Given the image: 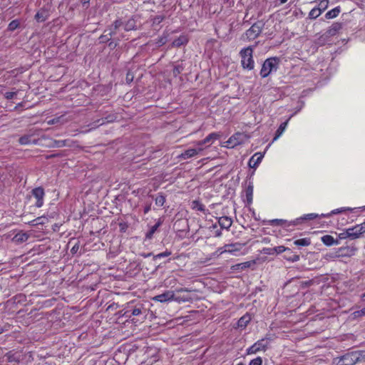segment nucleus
I'll return each mask as SVG.
<instances>
[{"mask_svg": "<svg viewBox=\"0 0 365 365\" xmlns=\"http://www.w3.org/2000/svg\"><path fill=\"white\" fill-rule=\"evenodd\" d=\"M135 21L133 19H128L126 22L123 23L120 20H116L110 27L106 31H108L110 36H116L121 34L122 31H129L135 29Z\"/></svg>", "mask_w": 365, "mask_h": 365, "instance_id": "obj_1", "label": "nucleus"}, {"mask_svg": "<svg viewBox=\"0 0 365 365\" xmlns=\"http://www.w3.org/2000/svg\"><path fill=\"white\" fill-rule=\"evenodd\" d=\"M250 137L245 133H236L232 135L227 141L221 143L222 147L233 148L237 145L244 144L249 141Z\"/></svg>", "mask_w": 365, "mask_h": 365, "instance_id": "obj_2", "label": "nucleus"}, {"mask_svg": "<svg viewBox=\"0 0 365 365\" xmlns=\"http://www.w3.org/2000/svg\"><path fill=\"white\" fill-rule=\"evenodd\" d=\"M279 62V58L276 57L269 58L265 60L260 71L261 76L265 78L273 72H275L278 68Z\"/></svg>", "mask_w": 365, "mask_h": 365, "instance_id": "obj_3", "label": "nucleus"}, {"mask_svg": "<svg viewBox=\"0 0 365 365\" xmlns=\"http://www.w3.org/2000/svg\"><path fill=\"white\" fill-rule=\"evenodd\" d=\"M195 147L185 150L179 156L178 158L182 160H187L193 157L201 155L202 151L205 149L203 145H200L198 141L194 143Z\"/></svg>", "mask_w": 365, "mask_h": 365, "instance_id": "obj_4", "label": "nucleus"}, {"mask_svg": "<svg viewBox=\"0 0 365 365\" xmlns=\"http://www.w3.org/2000/svg\"><path fill=\"white\" fill-rule=\"evenodd\" d=\"M364 233V230L361 228V226L357 225L353 227L347 229L344 232L340 234V238H346L349 237L351 239H356L359 237V236Z\"/></svg>", "mask_w": 365, "mask_h": 365, "instance_id": "obj_5", "label": "nucleus"}, {"mask_svg": "<svg viewBox=\"0 0 365 365\" xmlns=\"http://www.w3.org/2000/svg\"><path fill=\"white\" fill-rule=\"evenodd\" d=\"M242 65L244 68H251V47L248 46L240 51Z\"/></svg>", "mask_w": 365, "mask_h": 365, "instance_id": "obj_6", "label": "nucleus"}, {"mask_svg": "<svg viewBox=\"0 0 365 365\" xmlns=\"http://www.w3.org/2000/svg\"><path fill=\"white\" fill-rule=\"evenodd\" d=\"M351 359V364H346V365H354L361 359H365V351H353L344 356V359Z\"/></svg>", "mask_w": 365, "mask_h": 365, "instance_id": "obj_7", "label": "nucleus"}, {"mask_svg": "<svg viewBox=\"0 0 365 365\" xmlns=\"http://www.w3.org/2000/svg\"><path fill=\"white\" fill-rule=\"evenodd\" d=\"M175 298V292L168 290L161 294L156 295L152 298L153 301L159 302H168L173 301Z\"/></svg>", "mask_w": 365, "mask_h": 365, "instance_id": "obj_8", "label": "nucleus"}, {"mask_svg": "<svg viewBox=\"0 0 365 365\" xmlns=\"http://www.w3.org/2000/svg\"><path fill=\"white\" fill-rule=\"evenodd\" d=\"M33 196L36 199V206L41 207L43 205L44 190L42 187H36L32 190Z\"/></svg>", "mask_w": 365, "mask_h": 365, "instance_id": "obj_9", "label": "nucleus"}, {"mask_svg": "<svg viewBox=\"0 0 365 365\" xmlns=\"http://www.w3.org/2000/svg\"><path fill=\"white\" fill-rule=\"evenodd\" d=\"M220 134L218 133H211L204 140H198L200 145H203L205 148L212 144L216 140L219 139Z\"/></svg>", "mask_w": 365, "mask_h": 365, "instance_id": "obj_10", "label": "nucleus"}, {"mask_svg": "<svg viewBox=\"0 0 365 365\" xmlns=\"http://www.w3.org/2000/svg\"><path fill=\"white\" fill-rule=\"evenodd\" d=\"M34 134L31 133V134H26V135L21 136L19 139V144L23 145H31V144H38V140L34 138Z\"/></svg>", "mask_w": 365, "mask_h": 365, "instance_id": "obj_11", "label": "nucleus"}, {"mask_svg": "<svg viewBox=\"0 0 365 365\" xmlns=\"http://www.w3.org/2000/svg\"><path fill=\"white\" fill-rule=\"evenodd\" d=\"M269 341L267 339H262L252 345V353L264 350L267 346Z\"/></svg>", "mask_w": 365, "mask_h": 365, "instance_id": "obj_12", "label": "nucleus"}, {"mask_svg": "<svg viewBox=\"0 0 365 365\" xmlns=\"http://www.w3.org/2000/svg\"><path fill=\"white\" fill-rule=\"evenodd\" d=\"M284 258L289 262H295L299 260L300 257L299 255L294 254L290 249H287Z\"/></svg>", "mask_w": 365, "mask_h": 365, "instance_id": "obj_13", "label": "nucleus"}, {"mask_svg": "<svg viewBox=\"0 0 365 365\" xmlns=\"http://www.w3.org/2000/svg\"><path fill=\"white\" fill-rule=\"evenodd\" d=\"M269 146H270V144L267 146L264 152L256 153L254 155H252V159L256 157L255 162L254 165H252V170H255L256 168L258 166V165L260 163V162L262 161V158L264 156L265 152L267 151V150L268 149V148Z\"/></svg>", "mask_w": 365, "mask_h": 365, "instance_id": "obj_14", "label": "nucleus"}, {"mask_svg": "<svg viewBox=\"0 0 365 365\" xmlns=\"http://www.w3.org/2000/svg\"><path fill=\"white\" fill-rule=\"evenodd\" d=\"M250 321L251 315L249 314H246L239 319L237 322V326L240 328H245L247 326Z\"/></svg>", "mask_w": 365, "mask_h": 365, "instance_id": "obj_15", "label": "nucleus"}, {"mask_svg": "<svg viewBox=\"0 0 365 365\" xmlns=\"http://www.w3.org/2000/svg\"><path fill=\"white\" fill-rule=\"evenodd\" d=\"M232 221L228 217H221L219 219V224L223 229H228L232 225Z\"/></svg>", "mask_w": 365, "mask_h": 365, "instance_id": "obj_16", "label": "nucleus"}, {"mask_svg": "<svg viewBox=\"0 0 365 365\" xmlns=\"http://www.w3.org/2000/svg\"><path fill=\"white\" fill-rule=\"evenodd\" d=\"M352 210H353L352 208L349 207H341V208H337V209L333 210H332L331 212H329V213H327V214H322V215H321V216H322V217H329V216H331V215L343 213V212H346V211H351Z\"/></svg>", "mask_w": 365, "mask_h": 365, "instance_id": "obj_17", "label": "nucleus"}, {"mask_svg": "<svg viewBox=\"0 0 365 365\" xmlns=\"http://www.w3.org/2000/svg\"><path fill=\"white\" fill-rule=\"evenodd\" d=\"M287 249H288L287 247H285L284 246H278V247H275L272 249H264V252L266 254H269V255L274 254V252H276L277 254H280L284 252H287Z\"/></svg>", "mask_w": 365, "mask_h": 365, "instance_id": "obj_18", "label": "nucleus"}, {"mask_svg": "<svg viewBox=\"0 0 365 365\" xmlns=\"http://www.w3.org/2000/svg\"><path fill=\"white\" fill-rule=\"evenodd\" d=\"M288 121H289V119L287 121L282 123L279 125V127L278 128V129L276 131V134H275L274 138H273V141L277 140L282 135V133L284 132V130L287 126Z\"/></svg>", "mask_w": 365, "mask_h": 365, "instance_id": "obj_19", "label": "nucleus"}, {"mask_svg": "<svg viewBox=\"0 0 365 365\" xmlns=\"http://www.w3.org/2000/svg\"><path fill=\"white\" fill-rule=\"evenodd\" d=\"M188 40L187 38L182 35L179 36L177 39L174 40L173 42V46L174 47H180L184 44H186L187 43Z\"/></svg>", "mask_w": 365, "mask_h": 365, "instance_id": "obj_20", "label": "nucleus"}, {"mask_svg": "<svg viewBox=\"0 0 365 365\" xmlns=\"http://www.w3.org/2000/svg\"><path fill=\"white\" fill-rule=\"evenodd\" d=\"M319 217V215L315 213H309L304 215L303 217H301L299 218H297L294 222L293 225H297V223H299L302 220H311L313 219H315L316 217Z\"/></svg>", "mask_w": 365, "mask_h": 365, "instance_id": "obj_21", "label": "nucleus"}, {"mask_svg": "<svg viewBox=\"0 0 365 365\" xmlns=\"http://www.w3.org/2000/svg\"><path fill=\"white\" fill-rule=\"evenodd\" d=\"M29 238V235L25 232H19L13 238L16 242H24Z\"/></svg>", "mask_w": 365, "mask_h": 365, "instance_id": "obj_22", "label": "nucleus"}, {"mask_svg": "<svg viewBox=\"0 0 365 365\" xmlns=\"http://www.w3.org/2000/svg\"><path fill=\"white\" fill-rule=\"evenodd\" d=\"M48 15L47 11L44 10H41L36 13L35 15V19L38 21H44L47 19Z\"/></svg>", "mask_w": 365, "mask_h": 365, "instance_id": "obj_23", "label": "nucleus"}, {"mask_svg": "<svg viewBox=\"0 0 365 365\" xmlns=\"http://www.w3.org/2000/svg\"><path fill=\"white\" fill-rule=\"evenodd\" d=\"M340 13V9L339 7H336L330 11H329L326 14L325 16L328 19H334Z\"/></svg>", "mask_w": 365, "mask_h": 365, "instance_id": "obj_24", "label": "nucleus"}, {"mask_svg": "<svg viewBox=\"0 0 365 365\" xmlns=\"http://www.w3.org/2000/svg\"><path fill=\"white\" fill-rule=\"evenodd\" d=\"M160 225V221H158L155 225L152 226L150 230L147 232L146 237L148 239L152 238L153 234L156 232Z\"/></svg>", "mask_w": 365, "mask_h": 365, "instance_id": "obj_25", "label": "nucleus"}, {"mask_svg": "<svg viewBox=\"0 0 365 365\" xmlns=\"http://www.w3.org/2000/svg\"><path fill=\"white\" fill-rule=\"evenodd\" d=\"M311 243L310 240L308 238H302L297 240L294 242V244L297 246H308Z\"/></svg>", "mask_w": 365, "mask_h": 365, "instance_id": "obj_26", "label": "nucleus"}, {"mask_svg": "<svg viewBox=\"0 0 365 365\" xmlns=\"http://www.w3.org/2000/svg\"><path fill=\"white\" fill-rule=\"evenodd\" d=\"M191 299H192V298L187 295L176 296L175 294V298L173 299V301H175L178 303H182V302H190Z\"/></svg>", "mask_w": 365, "mask_h": 365, "instance_id": "obj_27", "label": "nucleus"}, {"mask_svg": "<svg viewBox=\"0 0 365 365\" xmlns=\"http://www.w3.org/2000/svg\"><path fill=\"white\" fill-rule=\"evenodd\" d=\"M321 14H322V12L320 11V10H319L317 7H314L309 13V17L311 19H315L318 16H319Z\"/></svg>", "mask_w": 365, "mask_h": 365, "instance_id": "obj_28", "label": "nucleus"}, {"mask_svg": "<svg viewBox=\"0 0 365 365\" xmlns=\"http://www.w3.org/2000/svg\"><path fill=\"white\" fill-rule=\"evenodd\" d=\"M362 316H365V307L361 310L354 312L351 314L350 317L352 319H355Z\"/></svg>", "mask_w": 365, "mask_h": 365, "instance_id": "obj_29", "label": "nucleus"}, {"mask_svg": "<svg viewBox=\"0 0 365 365\" xmlns=\"http://www.w3.org/2000/svg\"><path fill=\"white\" fill-rule=\"evenodd\" d=\"M322 241L324 245L330 246L334 244V240L330 235H324L322 237Z\"/></svg>", "mask_w": 365, "mask_h": 365, "instance_id": "obj_30", "label": "nucleus"}, {"mask_svg": "<svg viewBox=\"0 0 365 365\" xmlns=\"http://www.w3.org/2000/svg\"><path fill=\"white\" fill-rule=\"evenodd\" d=\"M36 224L35 225H45L48 222V218L46 215H42L41 217H38L35 219Z\"/></svg>", "mask_w": 365, "mask_h": 365, "instance_id": "obj_31", "label": "nucleus"}, {"mask_svg": "<svg viewBox=\"0 0 365 365\" xmlns=\"http://www.w3.org/2000/svg\"><path fill=\"white\" fill-rule=\"evenodd\" d=\"M328 6H329L328 0H321L317 8L319 10H320V11L322 13L328 8Z\"/></svg>", "mask_w": 365, "mask_h": 365, "instance_id": "obj_32", "label": "nucleus"}, {"mask_svg": "<svg viewBox=\"0 0 365 365\" xmlns=\"http://www.w3.org/2000/svg\"><path fill=\"white\" fill-rule=\"evenodd\" d=\"M192 208L200 211L205 210L204 205L197 200H194L192 202Z\"/></svg>", "mask_w": 365, "mask_h": 365, "instance_id": "obj_33", "label": "nucleus"}, {"mask_svg": "<svg viewBox=\"0 0 365 365\" xmlns=\"http://www.w3.org/2000/svg\"><path fill=\"white\" fill-rule=\"evenodd\" d=\"M225 249L226 250H230V251H227V252H229V253H233L235 251L239 250L238 248H236V245H234V244L225 245Z\"/></svg>", "mask_w": 365, "mask_h": 365, "instance_id": "obj_34", "label": "nucleus"}, {"mask_svg": "<svg viewBox=\"0 0 365 365\" xmlns=\"http://www.w3.org/2000/svg\"><path fill=\"white\" fill-rule=\"evenodd\" d=\"M17 94H18V91L6 92L4 93V97L6 99L10 100V99H13V98H16Z\"/></svg>", "mask_w": 365, "mask_h": 365, "instance_id": "obj_35", "label": "nucleus"}, {"mask_svg": "<svg viewBox=\"0 0 365 365\" xmlns=\"http://www.w3.org/2000/svg\"><path fill=\"white\" fill-rule=\"evenodd\" d=\"M165 202V198L163 195H158L155 198V204L160 207L163 206Z\"/></svg>", "mask_w": 365, "mask_h": 365, "instance_id": "obj_36", "label": "nucleus"}, {"mask_svg": "<svg viewBox=\"0 0 365 365\" xmlns=\"http://www.w3.org/2000/svg\"><path fill=\"white\" fill-rule=\"evenodd\" d=\"M19 22L17 21H12L11 22H10V24H9V29L10 31H14L15 29H16L18 27H19Z\"/></svg>", "mask_w": 365, "mask_h": 365, "instance_id": "obj_37", "label": "nucleus"}, {"mask_svg": "<svg viewBox=\"0 0 365 365\" xmlns=\"http://www.w3.org/2000/svg\"><path fill=\"white\" fill-rule=\"evenodd\" d=\"M66 145V140H55L53 143V147L61 148Z\"/></svg>", "mask_w": 365, "mask_h": 365, "instance_id": "obj_38", "label": "nucleus"}, {"mask_svg": "<svg viewBox=\"0 0 365 365\" xmlns=\"http://www.w3.org/2000/svg\"><path fill=\"white\" fill-rule=\"evenodd\" d=\"M142 309H143L142 306L137 307L132 310L131 314L133 316H138L140 314H142Z\"/></svg>", "mask_w": 365, "mask_h": 365, "instance_id": "obj_39", "label": "nucleus"}, {"mask_svg": "<svg viewBox=\"0 0 365 365\" xmlns=\"http://www.w3.org/2000/svg\"><path fill=\"white\" fill-rule=\"evenodd\" d=\"M167 41V36H161L160 37L156 43L158 45V46H161L163 45H164Z\"/></svg>", "mask_w": 365, "mask_h": 365, "instance_id": "obj_40", "label": "nucleus"}, {"mask_svg": "<svg viewBox=\"0 0 365 365\" xmlns=\"http://www.w3.org/2000/svg\"><path fill=\"white\" fill-rule=\"evenodd\" d=\"M171 254L170 252H168V251H165V252H161L160 254H158L154 256V259H158V258H163V257H168L170 256Z\"/></svg>", "mask_w": 365, "mask_h": 365, "instance_id": "obj_41", "label": "nucleus"}, {"mask_svg": "<svg viewBox=\"0 0 365 365\" xmlns=\"http://www.w3.org/2000/svg\"><path fill=\"white\" fill-rule=\"evenodd\" d=\"M246 200L247 201L248 203L251 202V187H250V185H248L247 188L246 190Z\"/></svg>", "mask_w": 365, "mask_h": 365, "instance_id": "obj_42", "label": "nucleus"}, {"mask_svg": "<svg viewBox=\"0 0 365 365\" xmlns=\"http://www.w3.org/2000/svg\"><path fill=\"white\" fill-rule=\"evenodd\" d=\"M259 26H257V24H252V34H255V33H256L255 36H257L259 34Z\"/></svg>", "mask_w": 365, "mask_h": 365, "instance_id": "obj_43", "label": "nucleus"}, {"mask_svg": "<svg viewBox=\"0 0 365 365\" xmlns=\"http://www.w3.org/2000/svg\"><path fill=\"white\" fill-rule=\"evenodd\" d=\"M262 359L260 357H257L252 359V365H262Z\"/></svg>", "mask_w": 365, "mask_h": 365, "instance_id": "obj_44", "label": "nucleus"}, {"mask_svg": "<svg viewBox=\"0 0 365 365\" xmlns=\"http://www.w3.org/2000/svg\"><path fill=\"white\" fill-rule=\"evenodd\" d=\"M270 222L272 224H277V225H282V224H284L286 223V221L285 220H277V219H275V220H272L270 221Z\"/></svg>", "mask_w": 365, "mask_h": 365, "instance_id": "obj_45", "label": "nucleus"}, {"mask_svg": "<svg viewBox=\"0 0 365 365\" xmlns=\"http://www.w3.org/2000/svg\"><path fill=\"white\" fill-rule=\"evenodd\" d=\"M227 250H226L225 249V246L222 247H220L217 249V250L216 251V252L217 253L218 255H220L223 253H225L227 252Z\"/></svg>", "mask_w": 365, "mask_h": 365, "instance_id": "obj_46", "label": "nucleus"}, {"mask_svg": "<svg viewBox=\"0 0 365 365\" xmlns=\"http://www.w3.org/2000/svg\"><path fill=\"white\" fill-rule=\"evenodd\" d=\"M78 249H79V245L77 243L75 245H73V247L71 250V253L75 254L78 252Z\"/></svg>", "mask_w": 365, "mask_h": 365, "instance_id": "obj_47", "label": "nucleus"}, {"mask_svg": "<svg viewBox=\"0 0 365 365\" xmlns=\"http://www.w3.org/2000/svg\"><path fill=\"white\" fill-rule=\"evenodd\" d=\"M181 72V68L179 66H175L173 69V74L175 76L178 75Z\"/></svg>", "mask_w": 365, "mask_h": 365, "instance_id": "obj_48", "label": "nucleus"}, {"mask_svg": "<svg viewBox=\"0 0 365 365\" xmlns=\"http://www.w3.org/2000/svg\"><path fill=\"white\" fill-rule=\"evenodd\" d=\"M176 292H189V290L186 288H180V289H177Z\"/></svg>", "mask_w": 365, "mask_h": 365, "instance_id": "obj_49", "label": "nucleus"}, {"mask_svg": "<svg viewBox=\"0 0 365 365\" xmlns=\"http://www.w3.org/2000/svg\"><path fill=\"white\" fill-rule=\"evenodd\" d=\"M29 224L31 225V226H37L38 225H35L36 224V221H35V219L31 222H29Z\"/></svg>", "mask_w": 365, "mask_h": 365, "instance_id": "obj_50", "label": "nucleus"}, {"mask_svg": "<svg viewBox=\"0 0 365 365\" xmlns=\"http://www.w3.org/2000/svg\"><path fill=\"white\" fill-rule=\"evenodd\" d=\"M151 255H152V253H148V254H143V255H142V256L144 257H150Z\"/></svg>", "mask_w": 365, "mask_h": 365, "instance_id": "obj_51", "label": "nucleus"}, {"mask_svg": "<svg viewBox=\"0 0 365 365\" xmlns=\"http://www.w3.org/2000/svg\"><path fill=\"white\" fill-rule=\"evenodd\" d=\"M251 165H252V163H251V158H250V159L247 160V165H248V167L251 168Z\"/></svg>", "mask_w": 365, "mask_h": 365, "instance_id": "obj_52", "label": "nucleus"}, {"mask_svg": "<svg viewBox=\"0 0 365 365\" xmlns=\"http://www.w3.org/2000/svg\"><path fill=\"white\" fill-rule=\"evenodd\" d=\"M90 1V0H82V3L83 4H88Z\"/></svg>", "mask_w": 365, "mask_h": 365, "instance_id": "obj_53", "label": "nucleus"}, {"mask_svg": "<svg viewBox=\"0 0 365 365\" xmlns=\"http://www.w3.org/2000/svg\"><path fill=\"white\" fill-rule=\"evenodd\" d=\"M361 226V228L364 230V232H365V222L363 224L360 225Z\"/></svg>", "mask_w": 365, "mask_h": 365, "instance_id": "obj_54", "label": "nucleus"}, {"mask_svg": "<svg viewBox=\"0 0 365 365\" xmlns=\"http://www.w3.org/2000/svg\"><path fill=\"white\" fill-rule=\"evenodd\" d=\"M361 299L365 301V292L361 295Z\"/></svg>", "mask_w": 365, "mask_h": 365, "instance_id": "obj_55", "label": "nucleus"}, {"mask_svg": "<svg viewBox=\"0 0 365 365\" xmlns=\"http://www.w3.org/2000/svg\"><path fill=\"white\" fill-rule=\"evenodd\" d=\"M281 4H284L287 1V0H279Z\"/></svg>", "mask_w": 365, "mask_h": 365, "instance_id": "obj_56", "label": "nucleus"}, {"mask_svg": "<svg viewBox=\"0 0 365 365\" xmlns=\"http://www.w3.org/2000/svg\"><path fill=\"white\" fill-rule=\"evenodd\" d=\"M123 36L122 35H120V36H117V39L118 40H120L121 38H123Z\"/></svg>", "mask_w": 365, "mask_h": 365, "instance_id": "obj_57", "label": "nucleus"}, {"mask_svg": "<svg viewBox=\"0 0 365 365\" xmlns=\"http://www.w3.org/2000/svg\"><path fill=\"white\" fill-rule=\"evenodd\" d=\"M250 351H251V347H249V348L247 349V353H250Z\"/></svg>", "mask_w": 365, "mask_h": 365, "instance_id": "obj_58", "label": "nucleus"}, {"mask_svg": "<svg viewBox=\"0 0 365 365\" xmlns=\"http://www.w3.org/2000/svg\"><path fill=\"white\" fill-rule=\"evenodd\" d=\"M51 123H53V120L48 122V124H51Z\"/></svg>", "mask_w": 365, "mask_h": 365, "instance_id": "obj_59", "label": "nucleus"}, {"mask_svg": "<svg viewBox=\"0 0 365 365\" xmlns=\"http://www.w3.org/2000/svg\"><path fill=\"white\" fill-rule=\"evenodd\" d=\"M148 208H146L145 210V212H147L148 211Z\"/></svg>", "mask_w": 365, "mask_h": 365, "instance_id": "obj_60", "label": "nucleus"}, {"mask_svg": "<svg viewBox=\"0 0 365 365\" xmlns=\"http://www.w3.org/2000/svg\"><path fill=\"white\" fill-rule=\"evenodd\" d=\"M237 365H243L242 363L238 364Z\"/></svg>", "mask_w": 365, "mask_h": 365, "instance_id": "obj_61", "label": "nucleus"}, {"mask_svg": "<svg viewBox=\"0 0 365 365\" xmlns=\"http://www.w3.org/2000/svg\"><path fill=\"white\" fill-rule=\"evenodd\" d=\"M109 365H115V364H109Z\"/></svg>", "mask_w": 365, "mask_h": 365, "instance_id": "obj_62", "label": "nucleus"}]
</instances>
